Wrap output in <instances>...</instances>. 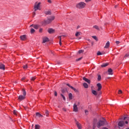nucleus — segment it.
Instances as JSON below:
<instances>
[{
    "mask_svg": "<svg viewBox=\"0 0 129 129\" xmlns=\"http://www.w3.org/2000/svg\"><path fill=\"white\" fill-rule=\"evenodd\" d=\"M115 43H116V45H118V44H119V43H120V42H119V41H116L115 42Z\"/></svg>",
    "mask_w": 129,
    "mask_h": 129,
    "instance_id": "45",
    "label": "nucleus"
},
{
    "mask_svg": "<svg viewBox=\"0 0 129 129\" xmlns=\"http://www.w3.org/2000/svg\"><path fill=\"white\" fill-rule=\"evenodd\" d=\"M55 19V17L53 16H51L47 18V20H44L42 22V24L43 25H48V24H50L52 22V21H54V19Z\"/></svg>",
    "mask_w": 129,
    "mask_h": 129,
    "instance_id": "1",
    "label": "nucleus"
},
{
    "mask_svg": "<svg viewBox=\"0 0 129 129\" xmlns=\"http://www.w3.org/2000/svg\"><path fill=\"white\" fill-rule=\"evenodd\" d=\"M125 119L127 120V117H123V120H125Z\"/></svg>",
    "mask_w": 129,
    "mask_h": 129,
    "instance_id": "49",
    "label": "nucleus"
},
{
    "mask_svg": "<svg viewBox=\"0 0 129 129\" xmlns=\"http://www.w3.org/2000/svg\"><path fill=\"white\" fill-rule=\"evenodd\" d=\"M105 123H106V120L105 119H104L103 120H99L97 123V126L98 128H99L100 126L105 125Z\"/></svg>",
    "mask_w": 129,
    "mask_h": 129,
    "instance_id": "3",
    "label": "nucleus"
},
{
    "mask_svg": "<svg viewBox=\"0 0 129 129\" xmlns=\"http://www.w3.org/2000/svg\"><path fill=\"white\" fill-rule=\"evenodd\" d=\"M85 113H86V114H88V110H85Z\"/></svg>",
    "mask_w": 129,
    "mask_h": 129,
    "instance_id": "44",
    "label": "nucleus"
},
{
    "mask_svg": "<svg viewBox=\"0 0 129 129\" xmlns=\"http://www.w3.org/2000/svg\"><path fill=\"white\" fill-rule=\"evenodd\" d=\"M34 12H37V11H41V3L39 2L38 3V2H36L34 4Z\"/></svg>",
    "mask_w": 129,
    "mask_h": 129,
    "instance_id": "2",
    "label": "nucleus"
},
{
    "mask_svg": "<svg viewBox=\"0 0 129 129\" xmlns=\"http://www.w3.org/2000/svg\"><path fill=\"white\" fill-rule=\"evenodd\" d=\"M33 16H36V12L35 11L33 13Z\"/></svg>",
    "mask_w": 129,
    "mask_h": 129,
    "instance_id": "51",
    "label": "nucleus"
},
{
    "mask_svg": "<svg viewBox=\"0 0 129 129\" xmlns=\"http://www.w3.org/2000/svg\"><path fill=\"white\" fill-rule=\"evenodd\" d=\"M86 129H87V128H86Z\"/></svg>",
    "mask_w": 129,
    "mask_h": 129,
    "instance_id": "58",
    "label": "nucleus"
},
{
    "mask_svg": "<svg viewBox=\"0 0 129 129\" xmlns=\"http://www.w3.org/2000/svg\"><path fill=\"white\" fill-rule=\"evenodd\" d=\"M35 79H36V77H33L31 78V81H34V80H35Z\"/></svg>",
    "mask_w": 129,
    "mask_h": 129,
    "instance_id": "36",
    "label": "nucleus"
},
{
    "mask_svg": "<svg viewBox=\"0 0 129 129\" xmlns=\"http://www.w3.org/2000/svg\"><path fill=\"white\" fill-rule=\"evenodd\" d=\"M26 77H23V78H22V79H21V80H22V81H24V80H25V79H26Z\"/></svg>",
    "mask_w": 129,
    "mask_h": 129,
    "instance_id": "46",
    "label": "nucleus"
},
{
    "mask_svg": "<svg viewBox=\"0 0 129 129\" xmlns=\"http://www.w3.org/2000/svg\"><path fill=\"white\" fill-rule=\"evenodd\" d=\"M57 92H56V91H54V96H57Z\"/></svg>",
    "mask_w": 129,
    "mask_h": 129,
    "instance_id": "47",
    "label": "nucleus"
},
{
    "mask_svg": "<svg viewBox=\"0 0 129 129\" xmlns=\"http://www.w3.org/2000/svg\"><path fill=\"white\" fill-rule=\"evenodd\" d=\"M125 123H126V124H127V123H128V121H125Z\"/></svg>",
    "mask_w": 129,
    "mask_h": 129,
    "instance_id": "53",
    "label": "nucleus"
},
{
    "mask_svg": "<svg viewBox=\"0 0 129 129\" xmlns=\"http://www.w3.org/2000/svg\"><path fill=\"white\" fill-rule=\"evenodd\" d=\"M69 99H71V100L73 99V95H72V93H70L69 94Z\"/></svg>",
    "mask_w": 129,
    "mask_h": 129,
    "instance_id": "19",
    "label": "nucleus"
},
{
    "mask_svg": "<svg viewBox=\"0 0 129 129\" xmlns=\"http://www.w3.org/2000/svg\"><path fill=\"white\" fill-rule=\"evenodd\" d=\"M76 37H79L80 36V32H77L75 34Z\"/></svg>",
    "mask_w": 129,
    "mask_h": 129,
    "instance_id": "24",
    "label": "nucleus"
},
{
    "mask_svg": "<svg viewBox=\"0 0 129 129\" xmlns=\"http://www.w3.org/2000/svg\"><path fill=\"white\" fill-rule=\"evenodd\" d=\"M101 80V76L100 75H98V81H100Z\"/></svg>",
    "mask_w": 129,
    "mask_h": 129,
    "instance_id": "27",
    "label": "nucleus"
},
{
    "mask_svg": "<svg viewBox=\"0 0 129 129\" xmlns=\"http://www.w3.org/2000/svg\"><path fill=\"white\" fill-rule=\"evenodd\" d=\"M83 80H84V81H85L86 82H87V83H88L89 84H90V81L88 79L85 77H83Z\"/></svg>",
    "mask_w": 129,
    "mask_h": 129,
    "instance_id": "15",
    "label": "nucleus"
},
{
    "mask_svg": "<svg viewBox=\"0 0 129 129\" xmlns=\"http://www.w3.org/2000/svg\"><path fill=\"white\" fill-rule=\"evenodd\" d=\"M36 115H37V116H38L39 117H41L43 116V115H42V114H40V113H39V112H36Z\"/></svg>",
    "mask_w": 129,
    "mask_h": 129,
    "instance_id": "23",
    "label": "nucleus"
},
{
    "mask_svg": "<svg viewBox=\"0 0 129 129\" xmlns=\"http://www.w3.org/2000/svg\"><path fill=\"white\" fill-rule=\"evenodd\" d=\"M97 55L98 56H99L100 55H102V53H101L100 51H98L97 53Z\"/></svg>",
    "mask_w": 129,
    "mask_h": 129,
    "instance_id": "35",
    "label": "nucleus"
},
{
    "mask_svg": "<svg viewBox=\"0 0 129 129\" xmlns=\"http://www.w3.org/2000/svg\"><path fill=\"white\" fill-rule=\"evenodd\" d=\"M48 3L49 4H51L52 3V1L51 0H47Z\"/></svg>",
    "mask_w": 129,
    "mask_h": 129,
    "instance_id": "48",
    "label": "nucleus"
},
{
    "mask_svg": "<svg viewBox=\"0 0 129 129\" xmlns=\"http://www.w3.org/2000/svg\"><path fill=\"white\" fill-rule=\"evenodd\" d=\"M118 94H121V93H122V91L121 90H119L118 91Z\"/></svg>",
    "mask_w": 129,
    "mask_h": 129,
    "instance_id": "40",
    "label": "nucleus"
},
{
    "mask_svg": "<svg viewBox=\"0 0 129 129\" xmlns=\"http://www.w3.org/2000/svg\"><path fill=\"white\" fill-rule=\"evenodd\" d=\"M42 31H43V28H40L39 29V32L42 33Z\"/></svg>",
    "mask_w": 129,
    "mask_h": 129,
    "instance_id": "41",
    "label": "nucleus"
},
{
    "mask_svg": "<svg viewBox=\"0 0 129 129\" xmlns=\"http://www.w3.org/2000/svg\"><path fill=\"white\" fill-rule=\"evenodd\" d=\"M49 41V38L48 37H44L43 39V43H46V42H48Z\"/></svg>",
    "mask_w": 129,
    "mask_h": 129,
    "instance_id": "17",
    "label": "nucleus"
},
{
    "mask_svg": "<svg viewBox=\"0 0 129 129\" xmlns=\"http://www.w3.org/2000/svg\"><path fill=\"white\" fill-rule=\"evenodd\" d=\"M64 35H61V36H58V39H59V41H61V37H64Z\"/></svg>",
    "mask_w": 129,
    "mask_h": 129,
    "instance_id": "38",
    "label": "nucleus"
},
{
    "mask_svg": "<svg viewBox=\"0 0 129 129\" xmlns=\"http://www.w3.org/2000/svg\"><path fill=\"white\" fill-rule=\"evenodd\" d=\"M0 69H1L2 70H5V64L3 63L0 64Z\"/></svg>",
    "mask_w": 129,
    "mask_h": 129,
    "instance_id": "18",
    "label": "nucleus"
},
{
    "mask_svg": "<svg viewBox=\"0 0 129 129\" xmlns=\"http://www.w3.org/2000/svg\"><path fill=\"white\" fill-rule=\"evenodd\" d=\"M62 110H63V111H66V109L65 108H62Z\"/></svg>",
    "mask_w": 129,
    "mask_h": 129,
    "instance_id": "52",
    "label": "nucleus"
},
{
    "mask_svg": "<svg viewBox=\"0 0 129 129\" xmlns=\"http://www.w3.org/2000/svg\"><path fill=\"white\" fill-rule=\"evenodd\" d=\"M109 45H110V43L109 42V41H107L104 46L105 49H107V48H109Z\"/></svg>",
    "mask_w": 129,
    "mask_h": 129,
    "instance_id": "14",
    "label": "nucleus"
},
{
    "mask_svg": "<svg viewBox=\"0 0 129 129\" xmlns=\"http://www.w3.org/2000/svg\"><path fill=\"white\" fill-rule=\"evenodd\" d=\"M45 113L46 116H49V111L45 110Z\"/></svg>",
    "mask_w": 129,
    "mask_h": 129,
    "instance_id": "28",
    "label": "nucleus"
},
{
    "mask_svg": "<svg viewBox=\"0 0 129 129\" xmlns=\"http://www.w3.org/2000/svg\"><path fill=\"white\" fill-rule=\"evenodd\" d=\"M20 39L22 41H25V40H26V35L20 36Z\"/></svg>",
    "mask_w": 129,
    "mask_h": 129,
    "instance_id": "16",
    "label": "nucleus"
},
{
    "mask_svg": "<svg viewBox=\"0 0 129 129\" xmlns=\"http://www.w3.org/2000/svg\"><path fill=\"white\" fill-rule=\"evenodd\" d=\"M83 86L85 87V88H88V84H87L86 83H84L83 84Z\"/></svg>",
    "mask_w": 129,
    "mask_h": 129,
    "instance_id": "22",
    "label": "nucleus"
},
{
    "mask_svg": "<svg viewBox=\"0 0 129 129\" xmlns=\"http://www.w3.org/2000/svg\"><path fill=\"white\" fill-rule=\"evenodd\" d=\"M92 38H93V39H94V40H97V37H96V36H92Z\"/></svg>",
    "mask_w": 129,
    "mask_h": 129,
    "instance_id": "42",
    "label": "nucleus"
},
{
    "mask_svg": "<svg viewBox=\"0 0 129 129\" xmlns=\"http://www.w3.org/2000/svg\"><path fill=\"white\" fill-rule=\"evenodd\" d=\"M76 121V124L77 126V127L78 129H82V126H81V124L79 123V122L77 121L76 119H75Z\"/></svg>",
    "mask_w": 129,
    "mask_h": 129,
    "instance_id": "7",
    "label": "nucleus"
},
{
    "mask_svg": "<svg viewBox=\"0 0 129 129\" xmlns=\"http://www.w3.org/2000/svg\"><path fill=\"white\" fill-rule=\"evenodd\" d=\"M85 6H86V4L84 2H80L76 5V7L78 9H83L85 8Z\"/></svg>",
    "mask_w": 129,
    "mask_h": 129,
    "instance_id": "4",
    "label": "nucleus"
},
{
    "mask_svg": "<svg viewBox=\"0 0 129 129\" xmlns=\"http://www.w3.org/2000/svg\"><path fill=\"white\" fill-rule=\"evenodd\" d=\"M59 45H60V46H61V45H62V42H61V41H59Z\"/></svg>",
    "mask_w": 129,
    "mask_h": 129,
    "instance_id": "54",
    "label": "nucleus"
},
{
    "mask_svg": "<svg viewBox=\"0 0 129 129\" xmlns=\"http://www.w3.org/2000/svg\"><path fill=\"white\" fill-rule=\"evenodd\" d=\"M128 56H129V54H128V53H127V54H126L125 55L124 58H126V57H128Z\"/></svg>",
    "mask_w": 129,
    "mask_h": 129,
    "instance_id": "43",
    "label": "nucleus"
},
{
    "mask_svg": "<svg viewBox=\"0 0 129 129\" xmlns=\"http://www.w3.org/2000/svg\"><path fill=\"white\" fill-rule=\"evenodd\" d=\"M81 59H82V57H80V58L77 59H76V61H80V60H81Z\"/></svg>",
    "mask_w": 129,
    "mask_h": 129,
    "instance_id": "39",
    "label": "nucleus"
},
{
    "mask_svg": "<svg viewBox=\"0 0 129 129\" xmlns=\"http://www.w3.org/2000/svg\"><path fill=\"white\" fill-rule=\"evenodd\" d=\"M79 39H81V38H80Z\"/></svg>",
    "mask_w": 129,
    "mask_h": 129,
    "instance_id": "57",
    "label": "nucleus"
},
{
    "mask_svg": "<svg viewBox=\"0 0 129 129\" xmlns=\"http://www.w3.org/2000/svg\"><path fill=\"white\" fill-rule=\"evenodd\" d=\"M45 15H51V12L50 11H46L45 12Z\"/></svg>",
    "mask_w": 129,
    "mask_h": 129,
    "instance_id": "32",
    "label": "nucleus"
},
{
    "mask_svg": "<svg viewBox=\"0 0 129 129\" xmlns=\"http://www.w3.org/2000/svg\"><path fill=\"white\" fill-rule=\"evenodd\" d=\"M62 92L63 93H64V90H62Z\"/></svg>",
    "mask_w": 129,
    "mask_h": 129,
    "instance_id": "56",
    "label": "nucleus"
},
{
    "mask_svg": "<svg viewBox=\"0 0 129 129\" xmlns=\"http://www.w3.org/2000/svg\"><path fill=\"white\" fill-rule=\"evenodd\" d=\"M35 129H40V125H39V124H35Z\"/></svg>",
    "mask_w": 129,
    "mask_h": 129,
    "instance_id": "26",
    "label": "nucleus"
},
{
    "mask_svg": "<svg viewBox=\"0 0 129 129\" xmlns=\"http://www.w3.org/2000/svg\"><path fill=\"white\" fill-rule=\"evenodd\" d=\"M92 93H93V94H94V95H95V96H96V95H97V92H96V91L95 90H92Z\"/></svg>",
    "mask_w": 129,
    "mask_h": 129,
    "instance_id": "21",
    "label": "nucleus"
},
{
    "mask_svg": "<svg viewBox=\"0 0 129 129\" xmlns=\"http://www.w3.org/2000/svg\"><path fill=\"white\" fill-rule=\"evenodd\" d=\"M91 0H85L86 3H88L89 2H91Z\"/></svg>",
    "mask_w": 129,
    "mask_h": 129,
    "instance_id": "50",
    "label": "nucleus"
},
{
    "mask_svg": "<svg viewBox=\"0 0 129 129\" xmlns=\"http://www.w3.org/2000/svg\"><path fill=\"white\" fill-rule=\"evenodd\" d=\"M80 104V102H78L77 103H75L73 105V110L75 112H78V107H77V105H79Z\"/></svg>",
    "mask_w": 129,
    "mask_h": 129,
    "instance_id": "5",
    "label": "nucleus"
},
{
    "mask_svg": "<svg viewBox=\"0 0 129 129\" xmlns=\"http://www.w3.org/2000/svg\"><path fill=\"white\" fill-rule=\"evenodd\" d=\"M91 44H92V46H93V42H92Z\"/></svg>",
    "mask_w": 129,
    "mask_h": 129,
    "instance_id": "55",
    "label": "nucleus"
},
{
    "mask_svg": "<svg viewBox=\"0 0 129 129\" xmlns=\"http://www.w3.org/2000/svg\"><path fill=\"white\" fill-rule=\"evenodd\" d=\"M22 92H23V96L26 97V95L27 94V93H26V90H25V89H23Z\"/></svg>",
    "mask_w": 129,
    "mask_h": 129,
    "instance_id": "25",
    "label": "nucleus"
},
{
    "mask_svg": "<svg viewBox=\"0 0 129 129\" xmlns=\"http://www.w3.org/2000/svg\"><path fill=\"white\" fill-rule=\"evenodd\" d=\"M106 66H108V63H103L101 67H106Z\"/></svg>",
    "mask_w": 129,
    "mask_h": 129,
    "instance_id": "20",
    "label": "nucleus"
},
{
    "mask_svg": "<svg viewBox=\"0 0 129 129\" xmlns=\"http://www.w3.org/2000/svg\"><path fill=\"white\" fill-rule=\"evenodd\" d=\"M17 112H18V111L17 110H14L13 111V113H14V114H15V115H17Z\"/></svg>",
    "mask_w": 129,
    "mask_h": 129,
    "instance_id": "34",
    "label": "nucleus"
},
{
    "mask_svg": "<svg viewBox=\"0 0 129 129\" xmlns=\"http://www.w3.org/2000/svg\"><path fill=\"white\" fill-rule=\"evenodd\" d=\"M30 32L31 34L35 33V29H34L33 28H31L30 30Z\"/></svg>",
    "mask_w": 129,
    "mask_h": 129,
    "instance_id": "30",
    "label": "nucleus"
},
{
    "mask_svg": "<svg viewBox=\"0 0 129 129\" xmlns=\"http://www.w3.org/2000/svg\"><path fill=\"white\" fill-rule=\"evenodd\" d=\"M30 27H33L34 29H35L36 30H38L39 29V25H38L32 24L30 25Z\"/></svg>",
    "mask_w": 129,
    "mask_h": 129,
    "instance_id": "12",
    "label": "nucleus"
},
{
    "mask_svg": "<svg viewBox=\"0 0 129 129\" xmlns=\"http://www.w3.org/2000/svg\"><path fill=\"white\" fill-rule=\"evenodd\" d=\"M108 73L109 75H112V74H113L112 69H109L108 70Z\"/></svg>",
    "mask_w": 129,
    "mask_h": 129,
    "instance_id": "13",
    "label": "nucleus"
},
{
    "mask_svg": "<svg viewBox=\"0 0 129 129\" xmlns=\"http://www.w3.org/2000/svg\"><path fill=\"white\" fill-rule=\"evenodd\" d=\"M25 98H26V97L25 96L20 95L19 96L18 99L19 100L22 101V100H24Z\"/></svg>",
    "mask_w": 129,
    "mask_h": 129,
    "instance_id": "11",
    "label": "nucleus"
},
{
    "mask_svg": "<svg viewBox=\"0 0 129 129\" xmlns=\"http://www.w3.org/2000/svg\"><path fill=\"white\" fill-rule=\"evenodd\" d=\"M93 28H94L96 30H98V31H99V27L98 26H97V25L94 26Z\"/></svg>",
    "mask_w": 129,
    "mask_h": 129,
    "instance_id": "29",
    "label": "nucleus"
},
{
    "mask_svg": "<svg viewBox=\"0 0 129 129\" xmlns=\"http://www.w3.org/2000/svg\"><path fill=\"white\" fill-rule=\"evenodd\" d=\"M97 86L98 87V91H100L101 90V88H102V87L101 86V84L100 83H98L97 84Z\"/></svg>",
    "mask_w": 129,
    "mask_h": 129,
    "instance_id": "9",
    "label": "nucleus"
},
{
    "mask_svg": "<svg viewBox=\"0 0 129 129\" xmlns=\"http://www.w3.org/2000/svg\"><path fill=\"white\" fill-rule=\"evenodd\" d=\"M47 31L49 34H54V33H55V30L53 29V28H49Z\"/></svg>",
    "mask_w": 129,
    "mask_h": 129,
    "instance_id": "8",
    "label": "nucleus"
},
{
    "mask_svg": "<svg viewBox=\"0 0 129 129\" xmlns=\"http://www.w3.org/2000/svg\"><path fill=\"white\" fill-rule=\"evenodd\" d=\"M83 52H84V50H80L79 51L78 53H79V54H81V53H83Z\"/></svg>",
    "mask_w": 129,
    "mask_h": 129,
    "instance_id": "37",
    "label": "nucleus"
},
{
    "mask_svg": "<svg viewBox=\"0 0 129 129\" xmlns=\"http://www.w3.org/2000/svg\"><path fill=\"white\" fill-rule=\"evenodd\" d=\"M124 125V121H120L118 123V126L119 128H120V127H122Z\"/></svg>",
    "mask_w": 129,
    "mask_h": 129,
    "instance_id": "6",
    "label": "nucleus"
},
{
    "mask_svg": "<svg viewBox=\"0 0 129 129\" xmlns=\"http://www.w3.org/2000/svg\"><path fill=\"white\" fill-rule=\"evenodd\" d=\"M23 69H28V64H26V65H25V66H23Z\"/></svg>",
    "mask_w": 129,
    "mask_h": 129,
    "instance_id": "33",
    "label": "nucleus"
},
{
    "mask_svg": "<svg viewBox=\"0 0 129 129\" xmlns=\"http://www.w3.org/2000/svg\"><path fill=\"white\" fill-rule=\"evenodd\" d=\"M67 86H69V87H70V88H71L72 89H73V90H74L75 91V92H77V90L74 87H73V86H72L71 85H70V84H67Z\"/></svg>",
    "mask_w": 129,
    "mask_h": 129,
    "instance_id": "10",
    "label": "nucleus"
},
{
    "mask_svg": "<svg viewBox=\"0 0 129 129\" xmlns=\"http://www.w3.org/2000/svg\"><path fill=\"white\" fill-rule=\"evenodd\" d=\"M61 97H62L64 101H66V98L65 97V96H64V95L62 94H60Z\"/></svg>",
    "mask_w": 129,
    "mask_h": 129,
    "instance_id": "31",
    "label": "nucleus"
}]
</instances>
